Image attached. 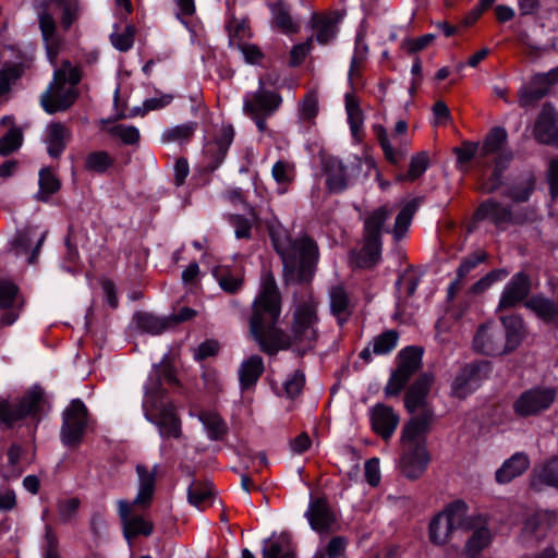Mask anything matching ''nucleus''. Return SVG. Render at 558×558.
Here are the masks:
<instances>
[{
	"label": "nucleus",
	"instance_id": "obj_1",
	"mask_svg": "<svg viewBox=\"0 0 558 558\" xmlns=\"http://www.w3.org/2000/svg\"><path fill=\"white\" fill-rule=\"evenodd\" d=\"M281 311L282 298L275 276L271 270H264L248 317L252 339L262 352L270 356L289 350L294 343L313 349L319 337L317 303L308 300L295 306L289 333L278 327Z\"/></svg>",
	"mask_w": 558,
	"mask_h": 558
},
{
	"label": "nucleus",
	"instance_id": "obj_2",
	"mask_svg": "<svg viewBox=\"0 0 558 558\" xmlns=\"http://www.w3.org/2000/svg\"><path fill=\"white\" fill-rule=\"evenodd\" d=\"M178 386L175 368L165 354L159 363L153 365L146 384L142 408L145 418L156 425L162 439H179L182 436V422L177 413L174 403L169 399L168 389Z\"/></svg>",
	"mask_w": 558,
	"mask_h": 558
},
{
	"label": "nucleus",
	"instance_id": "obj_3",
	"mask_svg": "<svg viewBox=\"0 0 558 558\" xmlns=\"http://www.w3.org/2000/svg\"><path fill=\"white\" fill-rule=\"evenodd\" d=\"M271 245L282 262V277L286 287L311 286L319 260L318 245L308 235L291 240L277 233H269Z\"/></svg>",
	"mask_w": 558,
	"mask_h": 558
},
{
	"label": "nucleus",
	"instance_id": "obj_4",
	"mask_svg": "<svg viewBox=\"0 0 558 558\" xmlns=\"http://www.w3.org/2000/svg\"><path fill=\"white\" fill-rule=\"evenodd\" d=\"M533 282L531 276L520 270L511 276L500 294L497 311H507L523 305L550 330L558 332V290L555 299L542 292L531 294Z\"/></svg>",
	"mask_w": 558,
	"mask_h": 558
},
{
	"label": "nucleus",
	"instance_id": "obj_5",
	"mask_svg": "<svg viewBox=\"0 0 558 558\" xmlns=\"http://www.w3.org/2000/svg\"><path fill=\"white\" fill-rule=\"evenodd\" d=\"M81 80V70L73 66L69 60H64L61 66L54 70L52 81L40 97L45 112L54 114L69 110L80 96L77 85Z\"/></svg>",
	"mask_w": 558,
	"mask_h": 558
},
{
	"label": "nucleus",
	"instance_id": "obj_6",
	"mask_svg": "<svg viewBox=\"0 0 558 558\" xmlns=\"http://www.w3.org/2000/svg\"><path fill=\"white\" fill-rule=\"evenodd\" d=\"M47 404L44 389L39 385H34L15 404L7 399H0V422L7 428H12L27 417L39 423Z\"/></svg>",
	"mask_w": 558,
	"mask_h": 558
},
{
	"label": "nucleus",
	"instance_id": "obj_7",
	"mask_svg": "<svg viewBox=\"0 0 558 558\" xmlns=\"http://www.w3.org/2000/svg\"><path fill=\"white\" fill-rule=\"evenodd\" d=\"M468 505L462 499L449 502L445 509L435 514L428 524V538L435 546H445L453 533L463 527Z\"/></svg>",
	"mask_w": 558,
	"mask_h": 558
},
{
	"label": "nucleus",
	"instance_id": "obj_8",
	"mask_svg": "<svg viewBox=\"0 0 558 558\" xmlns=\"http://www.w3.org/2000/svg\"><path fill=\"white\" fill-rule=\"evenodd\" d=\"M557 395L554 386L535 385L525 389L512 403L513 414L521 420L539 416L551 408Z\"/></svg>",
	"mask_w": 558,
	"mask_h": 558
},
{
	"label": "nucleus",
	"instance_id": "obj_9",
	"mask_svg": "<svg viewBox=\"0 0 558 558\" xmlns=\"http://www.w3.org/2000/svg\"><path fill=\"white\" fill-rule=\"evenodd\" d=\"M89 412L85 403L76 398L71 400L61 414V444L74 449L81 446L88 426Z\"/></svg>",
	"mask_w": 558,
	"mask_h": 558
},
{
	"label": "nucleus",
	"instance_id": "obj_10",
	"mask_svg": "<svg viewBox=\"0 0 558 558\" xmlns=\"http://www.w3.org/2000/svg\"><path fill=\"white\" fill-rule=\"evenodd\" d=\"M493 369V363L488 360H474L465 363L451 383V396L459 400L466 399L489 379Z\"/></svg>",
	"mask_w": 558,
	"mask_h": 558
},
{
	"label": "nucleus",
	"instance_id": "obj_11",
	"mask_svg": "<svg viewBox=\"0 0 558 558\" xmlns=\"http://www.w3.org/2000/svg\"><path fill=\"white\" fill-rule=\"evenodd\" d=\"M472 348L476 353L486 356L509 354L504 342V328L496 322H486L477 327Z\"/></svg>",
	"mask_w": 558,
	"mask_h": 558
},
{
	"label": "nucleus",
	"instance_id": "obj_12",
	"mask_svg": "<svg viewBox=\"0 0 558 558\" xmlns=\"http://www.w3.org/2000/svg\"><path fill=\"white\" fill-rule=\"evenodd\" d=\"M282 101V96L278 92L265 88L264 78L260 77L258 88L244 95L243 112L272 117L281 107Z\"/></svg>",
	"mask_w": 558,
	"mask_h": 558
},
{
	"label": "nucleus",
	"instance_id": "obj_13",
	"mask_svg": "<svg viewBox=\"0 0 558 558\" xmlns=\"http://www.w3.org/2000/svg\"><path fill=\"white\" fill-rule=\"evenodd\" d=\"M537 143L558 149V112L551 102H545L533 128Z\"/></svg>",
	"mask_w": 558,
	"mask_h": 558
},
{
	"label": "nucleus",
	"instance_id": "obj_14",
	"mask_svg": "<svg viewBox=\"0 0 558 558\" xmlns=\"http://www.w3.org/2000/svg\"><path fill=\"white\" fill-rule=\"evenodd\" d=\"M234 129L231 124L222 125L213 141L206 143L204 151L208 159L206 170L215 172L225 161L234 140Z\"/></svg>",
	"mask_w": 558,
	"mask_h": 558
},
{
	"label": "nucleus",
	"instance_id": "obj_15",
	"mask_svg": "<svg viewBox=\"0 0 558 558\" xmlns=\"http://www.w3.org/2000/svg\"><path fill=\"white\" fill-rule=\"evenodd\" d=\"M429 462L430 454L427 450V445L421 442L408 446L400 459L401 472L411 481L417 480L426 471Z\"/></svg>",
	"mask_w": 558,
	"mask_h": 558
},
{
	"label": "nucleus",
	"instance_id": "obj_16",
	"mask_svg": "<svg viewBox=\"0 0 558 558\" xmlns=\"http://www.w3.org/2000/svg\"><path fill=\"white\" fill-rule=\"evenodd\" d=\"M555 71L535 74L530 85H523L518 90V101L521 108H530L537 105L549 93V86L558 83L557 78H550Z\"/></svg>",
	"mask_w": 558,
	"mask_h": 558
},
{
	"label": "nucleus",
	"instance_id": "obj_17",
	"mask_svg": "<svg viewBox=\"0 0 558 558\" xmlns=\"http://www.w3.org/2000/svg\"><path fill=\"white\" fill-rule=\"evenodd\" d=\"M310 526L318 533H327L336 523V515L329 505L327 497H311L308 508L305 512Z\"/></svg>",
	"mask_w": 558,
	"mask_h": 558
},
{
	"label": "nucleus",
	"instance_id": "obj_18",
	"mask_svg": "<svg viewBox=\"0 0 558 558\" xmlns=\"http://www.w3.org/2000/svg\"><path fill=\"white\" fill-rule=\"evenodd\" d=\"M369 421L372 430L384 441H388L400 423V416L392 407L385 403H376L371 410Z\"/></svg>",
	"mask_w": 558,
	"mask_h": 558
},
{
	"label": "nucleus",
	"instance_id": "obj_19",
	"mask_svg": "<svg viewBox=\"0 0 558 558\" xmlns=\"http://www.w3.org/2000/svg\"><path fill=\"white\" fill-rule=\"evenodd\" d=\"M434 413L432 410H424L420 414L412 416L402 427L400 440L403 445L414 446L415 444H426V436L430 430Z\"/></svg>",
	"mask_w": 558,
	"mask_h": 558
},
{
	"label": "nucleus",
	"instance_id": "obj_20",
	"mask_svg": "<svg viewBox=\"0 0 558 558\" xmlns=\"http://www.w3.org/2000/svg\"><path fill=\"white\" fill-rule=\"evenodd\" d=\"M510 217V205H504L496 198H487L480 203L472 215L474 222L489 220L498 230H505Z\"/></svg>",
	"mask_w": 558,
	"mask_h": 558
},
{
	"label": "nucleus",
	"instance_id": "obj_21",
	"mask_svg": "<svg viewBox=\"0 0 558 558\" xmlns=\"http://www.w3.org/2000/svg\"><path fill=\"white\" fill-rule=\"evenodd\" d=\"M78 230L73 225H69L64 238L65 252L62 256L60 266L62 270L73 276H76L82 270V262L78 253Z\"/></svg>",
	"mask_w": 558,
	"mask_h": 558
},
{
	"label": "nucleus",
	"instance_id": "obj_22",
	"mask_svg": "<svg viewBox=\"0 0 558 558\" xmlns=\"http://www.w3.org/2000/svg\"><path fill=\"white\" fill-rule=\"evenodd\" d=\"M432 383L433 376L430 374L423 373L408 388L404 396V408L409 413L412 414L416 412L417 409L425 405Z\"/></svg>",
	"mask_w": 558,
	"mask_h": 558
},
{
	"label": "nucleus",
	"instance_id": "obj_23",
	"mask_svg": "<svg viewBox=\"0 0 558 558\" xmlns=\"http://www.w3.org/2000/svg\"><path fill=\"white\" fill-rule=\"evenodd\" d=\"M135 471L138 476V489L134 504L143 508L149 507L156 490L157 465L149 471L146 465L137 464Z\"/></svg>",
	"mask_w": 558,
	"mask_h": 558
},
{
	"label": "nucleus",
	"instance_id": "obj_24",
	"mask_svg": "<svg viewBox=\"0 0 558 558\" xmlns=\"http://www.w3.org/2000/svg\"><path fill=\"white\" fill-rule=\"evenodd\" d=\"M499 326L504 328V342L509 354L515 351L525 337L524 320L519 314L500 317Z\"/></svg>",
	"mask_w": 558,
	"mask_h": 558
},
{
	"label": "nucleus",
	"instance_id": "obj_25",
	"mask_svg": "<svg viewBox=\"0 0 558 558\" xmlns=\"http://www.w3.org/2000/svg\"><path fill=\"white\" fill-rule=\"evenodd\" d=\"M530 468V459L524 452H515L509 459L505 460L501 466L495 473V480L498 484H508L514 478L521 476Z\"/></svg>",
	"mask_w": 558,
	"mask_h": 558
},
{
	"label": "nucleus",
	"instance_id": "obj_26",
	"mask_svg": "<svg viewBox=\"0 0 558 558\" xmlns=\"http://www.w3.org/2000/svg\"><path fill=\"white\" fill-rule=\"evenodd\" d=\"M264 371L265 365L260 355L253 354L244 360L238 372L241 390L246 391L255 387Z\"/></svg>",
	"mask_w": 558,
	"mask_h": 558
},
{
	"label": "nucleus",
	"instance_id": "obj_27",
	"mask_svg": "<svg viewBox=\"0 0 558 558\" xmlns=\"http://www.w3.org/2000/svg\"><path fill=\"white\" fill-rule=\"evenodd\" d=\"M213 277L216 279L221 290L229 294L238 293L244 282L241 269L226 265L216 266L213 269Z\"/></svg>",
	"mask_w": 558,
	"mask_h": 558
},
{
	"label": "nucleus",
	"instance_id": "obj_28",
	"mask_svg": "<svg viewBox=\"0 0 558 558\" xmlns=\"http://www.w3.org/2000/svg\"><path fill=\"white\" fill-rule=\"evenodd\" d=\"M326 186L331 193H340L348 187L347 168L341 160L329 158L324 163Z\"/></svg>",
	"mask_w": 558,
	"mask_h": 558
},
{
	"label": "nucleus",
	"instance_id": "obj_29",
	"mask_svg": "<svg viewBox=\"0 0 558 558\" xmlns=\"http://www.w3.org/2000/svg\"><path fill=\"white\" fill-rule=\"evenodd\" d=\"M389 218V210L386 206H379L373 210L364 220L363 240L383 242L381 235L385 223Z\"/></svg>",
	"mask_w": 558,
	"mask_h": 558
},
{
	"label": "nucleus",
	"instance_id": "obj_30",
	"mask_svg": "<svg viewBox=\"0 0 558 558\" xmlns=\"http://www.w3.org/2000/svg\"><path fill=\"white\" fill-rule=\"evenodd\" d=\"M271 12V23L280 33L284 35L296 34L300 26L293 21L288 5L282 1L268 3Z\"/></svg>",
	"mask_w": 558,
	"mask_h": 558
},
{
	"label": "nucleus",
	"instance_id": "obj_31",
	"mask_svg": "<svg viewBox=\"0 0 558 558\" xmlns=\"http://www.w3.org/2000/svg\"><path fill=\"white\" fill-rule=\"evenodd\" d=\"M133 322L138 330L150 335H160L171 327L169 317H161L149 312L137 311L133 315Z\"/></svg>",
	"mask_w": 558,
	"mask_h": 558
},
{
	"label": "nucleus",
	"instance_id": "obj_32",
	"mask_svg": "<svg viewBox=\"0 0 558 558\" xmlns=\"http://www.w3.org/2000/svg\"><path fill=\"white\" fill-rule=\"evenodd\" d=\"M19 291V287L12 281L0 280V308L9 310L1 316V324L4 326H11L19 317V313L12 310Z\"/></svg>",
	"mask_w": 558,
	"mask_h": 558
},
{
	"label": "nucleus",
	"instance_id": "obj_33",
	"mask_svg": "<svg viewBox=\"0 0 558 558\" xmlns=\"http://www.w3.org/2000/svg\"><path fill=\"white\" fill-rule=\"evenodd\" d=\"M424 350L417 345H408L401 349L397 355L396 369L413 377L422 366Z\"/></svg>",
	"mask_w": 558,
	"mask_h": 558
},
{
	"label": "nucleus",
	"instance_id": "obj_34",
	"mask_svg": "<svg viewBox=\"0 0 558 558\" xmlns=\"http://www.w3.org/2000/svg\"><path fill=\"white\" fill-rule=\"evenodd\" d=\"M329 299L330 313L341 327L348 322L352 314L349 295L342 286H335L330 290Z\"/></svg>",
	"mask_w": 558,
	"mask_h": 558
},
{
	"label": "nucleus",
	"instance_id": "obj_35",
	"mask_svg": "<svg viewBox=\"0 0 558 558\" xmlns=\"http://www.w3.org/2000/svg\"><path fill=\"white\" fill-rule=\"evenodd\" d=\"M38 177V191L34 198L37 202L48 203L51 196L61 190V181L49 167H43Z\"/></svg>",
	"mask_w": 558,
	"mask_h": 558
},
{
	"label": "nucleus",
	"instance_id": "obj_36",
	"mask_svg": "<svg viewBox=\"0 0 558 558\" xmlns=\"http://www.w3.org/2000/svg\"><path fill=\"white\" fill-rule=\"evenodd\" d=\"M344 102L351 135L354 141L360 142L364 124V114L360 107L359 99L352 93H347L344 96Z\"/></svg>",
	"mask_w": 558,
	"mask_h": 558
},
{
	"label": "nucleus",
	"instance_id": "obj_37",
	"mask_svg": "<svg viewBox=\"0 0 558 558\" xmlns=\"http://www.w3.org/2000/svg\"><path fill=\"white\" fill-rule=\"evenodd\" d=\"M536 186V179L533 173L527 174L524 179L510 184L502 195L513 203H526L533 195Z\"/></svg>",
	"mask_w": 558,
	"mask_h": 558
},
{
	"label": "nucleus",
	"instance_id": "obj_38",
	"mask_svg": "<svg viewBox=\"0 0 558 558\" xmlns=\"http://www.w3.org/2000/svg\"><path fill=\"white\" fill-rule=\"evenodd\" d=\"M490 542L492 533L486 525L475 529L465 542L463 549L464 556L466 558H477Z\"/></svg>",
	"mask_w": 558,
	"mask_h": 558
},
{
	"label": "nucleus",
	"instance_id": "obj_39",
	"mask_svg": "<svg viewBox=\"0 0 558 558\" xmlns=\"http://www.w3.org/2000/svg\"><path fill=\"white\" fill-rule=\"evenodd\" d=\"M418 206L420 198L415 197L409 201L398 213L392 231L393 238L397 241L401 240L409 230V227L412 222V219L416 210L418 209Z\"/></svg>",
	"mask_w": 558,
	"mask_h": 558
},
{
	"label": "nucleus",
	"instance_id": "obj_40",
	"mask_svg": "<svg viewBox=\"0 0 558 558\" xmlns=\"http://www.w3.org/2000/svg\"><path fill=\"white\" fill-rule=\"evenodd\" d=\"M373 131L380 148L383 149L386 160L393 166H398L400 161L405 158V150L396 149L391 145L387 130L381 124H374Z\"/></svg>",
	"mask_w": 558,
	"mask_h": 558
},
{
	"label": "nucleus",
	"instance_id": "obj_41",
	"mask_svg": "<svg viewBox=\"0 0 558 558\" xmlns=\"http://www.w3.org/2000/svg\"><path fill=\"white\" fill-rule=\"evenodd\" d=\"M214 485L211 482L193 480L187 488V500L192 506L199 508L204 502L214 497Z\"/></svg>",
	"mask_w": 558,
	"mask_h": 558
},
{
	"label": "nucleus",
	"instance_id": "obj_42",
	"mask_svg": "<svg viewBox=\"0 0 558 558\" xmlns=\"http://www.w3.org/2000/svg\"><path fill=\"white\" fill-rule=\"evenodd\" d=\"M508 133L502 126H494L484 138L481 154L487 157L492 154H499L502 146L507 143Z\"/></svg>",
	"mask_w": 558,
	"mask_h": 558
},
{
	"label": "nucleus",
	"instance_id": "obj_43",
	"mask_svg": "<svg viewBox=\"0 0 558 558\" xmlns=\"http://www.w3.org/2000/svg\"><path fill=\"white\" fill-rule=\"evenodd\" d=\"M198 123L189 121L186 123L166 129L161 134L162 143H184L189 142L195 134Z\"/></svg>",
	"mask_w": 558,
	"mask_h": 558
},
{
	"label": "nucleus",
	"instance_id": "obj_44",
	"mask_svg": "<svg viewBox=\"0 0 558 558\" xmlns=\"http://www.w3.org/2000/svg\"><path fill=\"white\" fill-rule=\"evenodd\" d=\"M113 158L106 150H95L87 154L84 160L86 171L98 174L106 173L113 166Z\"/></svg>",
	"mask_w": 558,
	"mask_h": 558
},
{
	"label": "nucleus",
	"instance_id": "obj_45",
	"mask_svg": "<svg viewBox=\"0 0 558 558\" xmlns=\"http://www.w3.org/2000/svg\"><path fill=\"white\" fill-rule=\"evenodd\" d=\"M54 10L61 11V26L66 32L78 17V0H48Z\"/></svg>",
	"mask_w": 558,
	"mask_h": 558
},
{
	"label": "nucleus",
	"instance_id": "obj_46",
	"mask_svg": "<svg viewBox=\"0 0 558 558\" xmlns=\"http://www.w3.org/2000/svg\"><path fill=\"white\" fill-rule=\"evenodd\" d=\"M429 167V155L427 151L422 150L413 155L409 165L407 173H401L397 177L398 181H415L420 179Z\"/></svg>",
	"mask_w": 558,
	"mask_h": 558
},
{
	"label": "nucleus",
	"instance_id": "obj_47",
	"mask_svg": "<svg viewBox=\"0 0 558 558\" xmlns=\"http://www.w3.org/2000/svg\"><path fill=\"white\" fill-rule=\"evenodd\" d=\"M199 420L206 427L207 435L210 440H222L223 437L228 434V426L220 415L202 413L199 415Z\"/></svg>",
	"mask_w": 558,
	"mask_h": 558
},
{
	"label": "nucleus",
	"instance_id": "obj_48",
	"mask_svg": "<svg viewBox=\"0 0 558 558\" xmlns=\"http://www.w3.org/2000/svg\"><path fill=\"white\" fill-rule=\"evenodd\" d=\"M154 531V525L150 521L145 520L141 515H133L125 521L123 525V536L128 542H131L133 538L138 535L149 536Z\"/></svg>",
	"mask_w": 558,
	"mask_h": 558
},
{
	"label": "nucleus",
	"instance_id": "obj_49",
	"mask_svg": "<svg viewBox=\"0 0 558 558\" xmlns=\"http://www.w3.org/2000/svg\"><path fill=\"white\" fill-rule=\"evenodd\" d=\"M512 159V153H501L495 159L494 168L488 178V192L494 193L502 185L504 172L508 168L509 162Z\"/></svg>",
	"mask_w": 558,
	"mask_h": 558
},
{
	"label": "nucleus",
	"instance_id": "obj_50",
	"mask_svg": "<svg viewBox=\"0 0 558 558\" xmlns=\"http://www.w3.org/2000/svg\"><path fill=\"white\" fill-rule=\"evenodd\" d=\"M381 250L383 242L364 240V245L359 258V266L362 268L374 267L381 258Z\"/></svg>",
	"mask_w": 558,
	"mask_h": 558
},
{
	"label": "nucleus",
	"instance_id": "obj_51",
	"mask_svg": "<svg viewBox=\"0 0 558 558\" xmlns=\"http://www.w3.org/2000/svg\"><path fill=\"white\" fill-rule=\"evenodd\" d=\"M367 52L368 46L364 41V36L361 33H357L354 44V53L351 58L350 68L348 72L349 84L352 85V78L354 75L361 76L357 68L361 63H363L366 60Z\"/></svg>",
	"mask_w": 558,
	"mask_h": 558
},
{
	"label": "nucleus",
	"instance_id": "obj_52",
	"mask_svg": "<svg viewBox=\"0 0 558 558\" xmlns=\"http://www.w3.org/2000/svg\"><path fill=\"white\" fill-rule=\"evenodd\" d=\"M537 480L548 486L558 489V456L547 459L536 474Z\"/></svg>",
	"mask_w": 558,
	"mask_h": 558
},
{
	"label": "nucleus",
	"instance_id": "obj_53",
	"mask_svg": "<svg viewBox=\"0 0 558 558\" xmlns=\"http://www.w3.org/2000/svg\"><path fill=\"white\" fill-rule=\"evenodd\" d=\"M399 340V333L389 329L373 339V353L375 355H386L392 352Z\"/></svg>",
	"mask_w": 558,
	"mask_h": 558
},
{
	"label": "nucleus",
	"instance_id": "obj_54",
	"mask_svg": "<svg viewBox=\"0 0 558 558\" xmlns=\"http://www.w3.org/2000/svg\"><path fill=\"white\" fill-rule=\"evenodd\" d=\"M349 541L345 536H333L330 538L324 551H317L313 558H347V546Z\"/></svg>",
	"mask_w": 558,
	"mask_h": 558
},
{
	"label": "nucleus",
	"instance_id": "obj_55",
	"mask_svg": "<svg viewBox=\"0 0 558 558\" xmlns=\"http://www.w3.org/2000/svg\"><path fill=\"white\" fill-rule=\"evenodd\" d=\"M23 144L22 131L13 126L0 137V156L7 157L16 151Z\"/></svg>",
	"mask_w": 558,
	"mask_h": 558
},
{
	"label": "nucleus",
	"instance_id": "obj_56",
	"mask_svg": "<svg viewBox=\"0 0 558 558\" xmlns=\"http://www.w3.org/2000/svg\"><path fill=\"white\" fill-rule=\"evenodd\" d=\"M411 378L412 377L395 368L391 372L389 379L385 386V397L392 398L399 396L402 392V390L407 387Z\"/></svg>",
	"mask_w": 558,
	"mask_h": 558
},
{
	"label": "nucleus",
	"instance_id": "obj_57",
	"mask_svg": "<svg viewBox=\"0 0 558 558\" xmlns=\"http://www.w3.org/2000/svg\"><path fill=\"white\" fill-rule=\"evenodd\" d=\"M507 276H508V271L505 268L493 269L472 284L471 292L474 294L484 293L495 282L501 281Z\"/></svg>",
	"mask_w": 558,
	"mask_h": 558
},
{
	"label": "nucleus",
	"instance_id": "obj_58",
	"mask_svg": "<svg viewBox=\"0 0 558 558\" xmlns=\"http://www.w3.org/2000/svg\"><path fill=\"white\" fill-rule=\"evenodd\" d=\"M305 386V374L302 369H295L283 383V390L287 398L294 400L303 391Z\"/></svg>",
	"mask_w": 558,
	"mask_h": 558
},
{
	"label": "nucleus",
	"instance_id": "obj_59",
	"mask_svg": "<svg viewBox=\"0 0 558 558\" xmlns=\"http://www.w3.org/2000/svg\"><path fill=\"white\" fill-rule=\"evenodd\" d=\"M45 4L41 12L38 14V24L41 32L43 40L48 41L50 38H57V24L51 12L48 11Z\"/></svg>",
	"mask_w": 558,
	"mask_h": 558
},
{
	"label": "nucleus",
	"instance_id": "obj_60",
	"mask_svg": "<svg viewBox=\"0 0 558 558\" xmlns=\"http://www.w3.org/2000/svg\"><path fill=\"white\" fill-rule=\"evenodd\" d=\"M478 143L471 141H463L461 146L453 148V154L457 157L458 166H468L478 154Z\"/></svg>",
	"mask_w": 558,
	"mask_h": 558
},
{
	"label": "nucleus",
	"instance_id": "obj_61",
	"mask_svg": "<svg viewBox=\"0 0 558 558\" xmlns=\"http://www.w3.org/2000/svg\"><path fill=\"white\" fill-rule=\"evenodd\" d=\"M109 133L119 137L125 145H135L141 138L140 131L134 125L117 124L109 130Z\"/></svg>",
	"mask_w": 558,
	"mask_h": 558
},
{
	"label": "nucleus",
	"instance_id": "obj_62",
	"mask_svg": "<svg viewBox=\"0 0 558 558\" xmlns=\"http://www.w3.org/2000/svg\"><path fill=\"white\" fill-rule=\"evenodd\" d=\"M135 27L133 25H126L123 33H113L110 35V41L112 46L121 51H129L134 45Z\"/></svg>",
	"mask_w": 558,
	"mask_h": 558
},
{
	"label": "nucleus",
	"instance_id": "obj_63",
	"mask_svg": "<svg viewBox=\"0 0 558 558\" xmlns=\"http://www.w3.org/2000/svg\"><path fill=\"white\" fill-rule=\"evenodd\" d=\"M487 259L485 252H475L464 257L456 270L459 279H464L473 269Z\"/></svg>",
	"mask_w": 558,
	"mask_h": 558
},
{
	"label": "nucleus",
	"instance_id": "obj_64",
	"mask_svg": "<svg viewBox=\"0 0 558 558\" xmlns=\"http://www.w3.org/2000/svg\"><path fill=\"white\" fill-rule=\"evenodd\" d=\"M318 100L315 94L307 93L300 104V117L308 122H312L318 114Z\"/></svg>",
	"mask_w": 558,
	"mask_h": 558
}]
</instances>
